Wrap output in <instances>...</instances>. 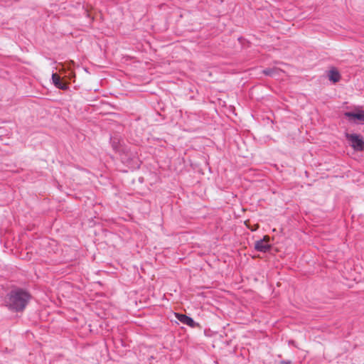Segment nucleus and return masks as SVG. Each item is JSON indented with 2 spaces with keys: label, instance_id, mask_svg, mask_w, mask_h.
Here are the masks:
<instances>
[{
  "label": "nucleus",
  "instance_id": "1",
  "mask_svg": "<svg viewBox=\"0 0 364 364\" xmlns=\"http://www.w3.org/2000/svg\"><path fill=\"white\" fill-rule=\"evenodd\" d=\"M31 298V294L26 289L15 287L6 294L4 299V304L12 312H22Z\"/></svg>",
  "mask_w": 364,
  "mask_h": 364
},
{
  "label": "nucleus",
  "instance_id": "6",
  "mask_svg": "<svg viewBox=\"0 0 364 364\" xmlns=\"http://www.w3.org/2000/svg\"><path fill=\"white\" fill-rule=\"evenodd\" d=\"M51 79L53 85L57 88L60 89L62 90H66L68 88V85L61 80L60 76L57 73H53Z\"/></svg>",
  "mask_w": 364,
  "mask_h": 364
},
{
  "label": "nucleus",
  "instance_id": "5",
  "mask_svg": "<svg viewBox=\"0 0 364 364\" xmlns=\"http://www.w3.org/2000/svg\"><path fill=\"white\" fill-rule=\"evenodd\" d=\"M175 316L180 322L191 328H195L199 326V324L196 323L191 317L186 314L175 313Z\"/></svg>",
  "mask_w": 364,
  "mask_h": 364
},
{
  "label": "nucleus",
  "instance_id": "3",
  "mask_svg": "<svg viewBox=\"0 0 364 364\" xmlns=\"http://www.w3.org/2000/svg\"><path fill=\"white\" fill-rule=\"evenodd\" d=\"M270 237L264 235L262 239L257 240L255 243V250L259 252L266 253L271 250L272 245L269 242Z\"/></svg>",
  "mask_w": 364,
  "mask_h": 364
},
{
  "label": "nucleus",
  "instance_id": "2",
  "mask_svg": "<svg viewBox=\"0 0 364 364\" xmlns=\"http://www.w3.org/2000/svg\"><path fill=\"white\" fill-rule=\"evenodd\" d=\"M345 136L350 143V145L355 151H363L364 150V139L362 135L346 133Z\"/></svg>",
  "mask_w": 364,
  "mask_h": 364
},
{
  "label": "nucleus",
  "instance_id": "7",
  "mask_svg": "<svg viewBox=\"0 0 364 364\" xmlns=\"http://www.w3.org/2000/svg\"><path fill=\"white\" fill-rule=\"evenodd\" d=\"M328 77L329 80L334 83L338 82L341 79V75L336 68H332L329 70Z\"/></svg>",
  "mask_w": 364,
  "mask_h": 364
},
{
  "label": "nucleus",
  "instance_id": "9",
  "mask_svg": "<svg viewBox=\"0 0 364 364\" xmlns=\"http://www.w3.org/2000/svg\"><path fill=\"white\" fill-rule=\"evenodd\" d=\"M291 363V361L289 360H282L281 362V364H290Z\"/></svg>",
  "mask_w": 364,
  "mask_h": 364
},
{
  "label": "nucleus",
  "instance_id": "4",
  "mask_svg": "<svg viewBox=\"0 0 364 364\" xmlns=\"http://www.w3.org/2000/svg\"><path fill=\"white\" fill-rule=\"evenodd\" d=\"M344 115L349 122H355L358 121L360 124H364V110H358V112H346Z\"/></svg>",
  "mask_w": 364,
  "mask_h": 364
},
{
  "label": "nucleus",
  "instance_id": "8",
  "mask_svg": "<svg viewBox=\"0 0 364 364\" xmlns=\"http://www.w3.org/2000/svg\"><path fill=\"white\" fill-rule=\"evenodd\" d=\"M275 73L276 70L274 68H266L263 70V73L268 76H273Z\"/></svg>",
  "mask_w": 364,
  "mask_h": 364
}]
</instances>
